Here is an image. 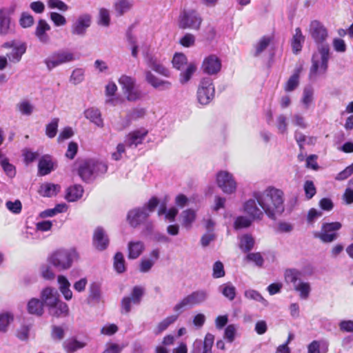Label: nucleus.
Instances as JSON below:
<instances>
[{
  "label": "nucleus",
  "instance_id": "1",
  "mask_svg": "<svg viewBox=\"0 0 353 353\" xmlns=\"http://www.w3.org/2000/svg\"><path fill=\"white\" fill-rule=\"evenodd\" d=\"M254 198L269 218L275 219L284 210V193L274 187L268 188L263 193H254Z\"/></svg>",
  "mask_w": 353,
  "mask_h": 353
},
{
  "label": "nucleus",
  "instance_id": "2",
  "mask_svg": "<svg viewBox=\"0 0 353 353\" xmlns=\"http://www.w3.org/2000/svg\"><path fill=\"white\" fill-rule=\"evenodd\" d=\"M77 174L85 183L92 181L97 176L105 174L108 165L103 161L94 159H86L77 161Z\"/></svg>",
  "mask_w": 353,
  "mask_h": 353
},
{
  "label": "nucleus",
  "instance_id": "3",
  "mask_svg": "<svg viewBox=\"0 0 353 353\" xmlns=\"http://www.w3.org/2000/svg\"><path fill=\"white\" fill-rule=\"evenodd\" d=\"M79 258V253L75 248H61L53 252L48 257V262L59 270H65L70 268L74 261Z\"/></svg>",
  "mask_w": 353,
  "mask_h": 353
},
{
  "label": "nucleus",
  "instance_id": "4",
  "mask_svg": "<svg viewBox=\"0 0 353 353\" xmlns=\"http://www.w3.org/2000/svg\"><path fill=\"white\" fill-rule=\"evenodd\" d=\"M318 50L321 54V61L312 59V66L310 69L309 78L315 79L319 74H325L328 68V61L330 59L329 45H322L318 47Z\"/></svg>",
  "mask_w": 353,
  "mask_h": 353
},
{
  "label": "nucleus",
  "instance_id": "5",
  "mask_svg": "<svg viewBox=\"0 0 353 353\" xmlns=\"http://www.w3.org/2000/svg\"><path fill=\"white\" fill-rule=\"evenodd\" d=\"M342 228L339 221L323 223L321 230L314 233V236L320 239L323 243H328L334 241L339 236L338 231Z\"/></svg>",
  "mask_w": 353,
  "mask_h": 353
},
{
  "label": "nucleus",
  "instance_id": "6",
  "mask_svg": "<svg viewBox=\"0 0 353 353\" xmlns=\"http://www.w3.org/2000/svg\"><path fill=\"white\" fill-rule=\"evenodd\" d=\"M202 22L203 19L196 10H185L179 16V28L182 30H199Z\"/></svg>",
  "mask_w": 353,
  "mask_h": 353
},
{
  "label": "nucleus",
  "instance_id": "7",
  "mask_svg": "<svg viewBox=\"0 0 353 353\" xmlns=\"http://www.w3.org/2000/svg\"><path fill=\"white\" fill-rule=\"evenodd\" d=\"M215 88L210 78H203L197 90V99L202 105L209 104L214 97Z\"/></svg>",
  "mask_w": 353,
  "mask_h": 353
},
{
  "label": "nucleus",
  "instance_id": "8",
  "mask_svg": "<svg viewBox=\"0 0 353 353\" xmlns=\"http://www.w3.org/2000/svg\"><path fill=\"white\" fill-rule=\"evenodd\" d=\"M207 298V293L204 290H196L185 296L174 307V311L181 312L187 307H192L204 302Z\"/></svg>",
  "mask_w": 353,
  "mask_h": 353
},
{
  "label": "nucleus",
  "instance_id": "9",
  "mask_svg": "<svg viewBox=\"0 0 353 353\" xmlns=\"http://www.w3.org/2000/svg\"><path fill=\"white\" fill-rule=\"evenodd\" d=\"M144 294V289L141 286H134L132 288L130 296L123 297L121 301V313L128 314L131 311L132 304L139 305Z\"/></svg>",
  "mask_w": 353,
  "mask_h": 353
},
{
  "label": "nucleus",
  "instance_id": "10",
  "mask_svg": "<svg viewBox=\"0 0 353 353\" xmlns=\"http://www.w3.org/2000/svg\"><path fill=\"white\" fill-rule=\"evenodd\" d=\"M73 60H74V55L72 52L68 50H59L53 52L45 59L44 62L48 70H51L60 65L72 61Z\"/></svg>",
  "mask_w": 353,
  "mask_h": 353
},
{
  "label": "nucleus",
  "instance_id": "11",
  "mask_svg": "<svg viewBox=\"0 0 353 353\" xmlns=\"http://www.w3.org/2000/svg\"><path fill=\"white\" fill-rule=\"evenodd\" d=\"M119 83L128 101H134L141 98V92L134 88L135 80L132 77L123 74L119 78Z\"/></svg>",
  "mask_w": 353,
  "mask_h": 353
},
{
  "label": "nucleus",
  "instance_id": "12",
  "mask_svg": "<svg viewBox=\"0 0 353 353\" xmlns=\"http://www.w3.org/2000/svg\"><path fill=\"white\" fill-rule=\"evenodd\" d=\"M309 32L316 43L320 44V46L327 45L324 43L328 37L327 29L321 21L318 20L312 21L310 23Z\"/></svg>",
  "mask_w": 353,
  "mask_h": 353
},
{
  "label": "nucleus",
  "instance_id": "13",
  "mask_svg": "<svg viewBox=\"0 0 353 353\" xmlns=\"http://www.w3.org/2000/svg\"><path fill=\"white\" fill-rule=\"evenodd\" d=\"M218 186L226 194H232L236 189V183L232 174L227 171H220L216 174Z\"/></svg>",
  "mask_w": 353,
  "mask_h": 353
},
{
  "label": "nucleus",
  "instance_id": "14",
  "mask_svg": "<svg viewBox=\"0 0 353 353\" xmlns=\"http://www.w3.org/2000/svg\"><path fill=\"white\" fill-rule=\"evenodd\" d=\"M149 216L145 208H137L128 212L127 219L132 227L137 228L145 221Z\"/></svg>",
  "mask_w": 353,
  "mask_h": 353
},
{
  "label": "nucleus",
  "instance_id": "15",
  "mask_svg": "<svg viewBox=\"0 0 353 353\" xmlns=\"http://www.w3.org/2000/svg\"><path fill=\"white\" fill-rule=\"evenodd\" d=\"M201 68L204 73L210 75L216 74L221 69V61L217 56L209 55L204 59Z\"/></svg>",
  "mask_w": 353,
  "mask_h": 353
},
{
  "label": "nucleus",
  "instance_id": "16",
  "mask_svg": "<svg viewBox=\"0 0 353 353\" xmlns=\"http://www.w3.org/2000/svg\"><path fill=\"white\" fill-rule=\"evenodd\" d=\"M92 17L90 14H83L79 16L72 26L71 32L73 34L83 36L87 29L90 26Z\"/></svg>",
  "mask_w": 353,
  "mask_h": 353
},
{
  "label": "nucleus",
  "instance_id": "17",
  "mask_svg": "<svg viewBox=\"0 0 353 353\" xmlns=\"http://www.w3.org/2000/svg\"><path fill=\"white\" fill-rule=\"evenodd\" d=\"M109 242L108 236L105 234L104 229L100 226L97 227L94 230L92 236L94 247L99 251H103L108 247Z\"/></svg>",
  "mask_w": 353,
  "mask_h": 353
},
{
  "label": "nucleus",
  "instance_id": "18",
  "mask_svg": "<svg viewBox=\"0 0 353 353\" xmlns=\"http://www.w3.org/2000/svg\"><path fill=\"white\" fill-rule=\"evenodd\" d=\"M148 134V130L145 128L133 130L126 135L125 143L129 148H136L143 143Z\"/></svg>",
  "mask_w": 353,
  "mask_h": 353
},
{
  "label": "nucleus",
  "instance_id": "19",
  "mask_svg": "<svg viewBox=\"0 0 353 353\" xmlns=\"http://www.w3.org/2000/svg\"><path fill=\"white\" fill-rule=\"evenodd\" d=\"M41 298L43 305L46 304L49 309L60 301L57 290L50 287L46 288L42 290Z\"/></svg>",
  "mask_w": 353,
  "mask_h": 353
},
{
  "label": "nucleus",
  "instance_id": "20",
  "mask_svg": "<svg viewBox=\"0 0 353 353\" xmlns=\"http://www.w3.org/2000/svg\"><path fill=\"white\" fill-rule=\"evenodd\" d=\"M303 68L302 65H299L296 67L293 74L290 77L283 85V89L285 92H292L299 86L300 83V74L303 71Z\"/></svg>",
  "mask_w": 353,
  "mask_h": 353
},
{
  "label": "nucleus",
  "instance_id": "21",
  "mask_svg": "<svg viewBox=\"0 0 353 353\" xmlns=\"http://www.w3.org/2000/svg\"><path fill=\"white\" fill-rule=\"evenodd\" d=\"M50 30V25L44 19H39L35 28L34 34L38 39L43 43H47L50 41V37L46 33Z\"/></svg>",
  "mask_w": 353,
  "mask_h": 353
},
{
  "label": "nucleus",
  "instance_id": "22",
  "mask_svg": "<svg viewBox=\"0 0 353 353\" xmlns=\"http://www.w3.org/2000/svg\"><path fill=\"white\" fill-rule=\"evenodd\" d=\"M54 170V162L52 157L48 154L42 156L38 163V173L40 176H46Z\"/></svg>",
  "mask_w": 353,
  "mask_h": 353
},
{
  "label": "nucleus",
  "instance_id": "23",
  "mask_svg": "<svg viewBox=\"0 0 353 353\" xmlns=\"http://www.w3.org/2000/svg\"><path fill=\"white\" fill-rule=\"evenodd\" d=\"M145 250V245L141 241H131L128 244V258L136 259L139 258Z\"/></svg>",
  "mask_w": 353,
  "mask_h": 353
},
{
  "label": "nucleus",
  "instance_id": "24",
  "mask_svg": "<svg viewBox=\"0 0 353 353\" xmlns=\"http://www.w3.org/2000/svg\"><path fill=\"white\" fill-rule=\"evenodd\" d=\"M243 209L244 212L254 219H261L263 216V212L257 207L255 199L247 201L243 205Z\"/></svg>",
  "mask_w": 353,
  "mask_h": 353
},
{
  "label": "nucleus",
  "instance_id": "25",
  "mask_svg": "<svg viewBox=\"0 0 353 353\" xmlns=\"http://www.w3.org/2000/svg\"><path fill=\"white\" fill-rule=\"evenodd\" d=\"M147 64L154 72L164 77H169L170 72L163 65H162L156 57L152 55L147 56Z\"/></svg>",
  "mask_w": 353,
  "mask_h": 353
},
{
  "label": "nucleus",
  "instance_id": "26",
  "mask_svg": "<svg viewBox=\"0 0 353 353\" xmlns=\"http://www.w3.org/2000/svg\"><path fill=\"white\" fill-rule=\"evenodd\" d=\"M146 81L154 88L160 90H168L171 87V83L168 81L161 80L154 76L150 71H148L145 74Z\"/></svg>",
  "mask_w": 353,
  "mask_h": 353
},
{
  "label": "nucleus",
  "instance_id": "27",
  "mask_svg": "<svg viewBox=\"0 0 353 353\" xmlns=\"http://www.w3.org/2000/svg\"><path fill=\"white\" fill-rule=\"evenodd\" d=\"M49 313L54 317L67 316L69 314L68 305L63 301H59L49 309Z\"/></svg>",
  "mask_w": 353,
  "mask_h": 353
},
{
  "label": "nucleus",
  "instance_id": "28",
  "mask_svg": "<svg viewBox=\"0 0 353 353\" xmlns=\"http://www.w3.org/2000/svg\"><path fill=\"white\" fill-rule=\"evenodd\" d=\"M304 41L305 37L303 35L301 28H296L291 40V46L294 54H298L301 51Z\"/></svg>",
  "mask_w": 353,
  "mask_h": 353
},
{
  "label": "nucleus",
  "instance_id": "29",
  "mask_svg": "<svg viewBox=\"0 0 353 353\" xmlns=\"http://www.w3.org/2000/svg\"><path fill=\"white\" fill-rule=\"evenodd\" d=\"M196 218V211L192 209L183 210L181 214V225L187 230L192 228V223Z\"/></svg>",
  "mask_w": 353,
  "mask_h": 353
},
{
  "label": "nucleus",
  "instance_id": "30",
  "mask_svg": "<svg viewBox=\"0 0 353 353\" xmlns=\"http://www.w3.org/2000/svg\"><path fill=\"white\" fill-rule=\"evenodd\" d=\"M43 303L38 299H31L27 304L28 313L37 316H41L43 314Z\"/></svg>",
  "mask_w": 353,
  "mask_h": 353
},
{
  "label": "nucleus",
  "instance_id": "31",
  "mask_svg": "<svg viewBox=\"0 0 353 353\" xmlns=\"http://www.w3.org/2000/svg\"><path fill=\"white\" fill-rule=\"evenodd\" d=\"M84 114L86 119H89L98 127L102 128L103 126L101 114L98 109L94 108H88L85 110Z\"/></svg>",
  "mask_w": 353,
  "mask_h": 353
},
{
  "label": "nucleus",
  "instance_id": "32",
  "mask_svg": "<svg viewBox=\"0 0 353 353\" xmlns=\"http://www.w3.org/2000/svg\"><path fill=\"white\" fill-rule=\"evenodd\" d=\"M113 267L118 274H122L126 271L125 261L123 254L121 252H117L113 259Z\"/></svg>",
  "mask_w": 353,
  "mask_h": 353
},
{
  "label": "nucleus",
  "instance_id": "33",
  "mask_svg": "<svg viewBox=\"0 0 353 353\" xmlns=\"http://www.w3.org/2000/svg\"><path fill=\"white\" fill-rule=\"evenodd\" d=\"M60 190L59 185L44 183L40 187L39 193L41 196L51 197L55 196Z\"/></svg>",
  "mask_w": 353,
  "mask_h": 353
},
{
  "label": "nucleus",
  "instance_id": "34",
  "mask_svg": "<svg viewBox=\"0 0 353 353\" xmlns=\"http://www.w3.org/2000/svg\"><path fill=\"white\" fill-rule=\"evenodd\" d=\"M178 314L169 316L158 323L154 330V334L158 335L165 331L171 324L174 323L178 319Z\"/></svg>",
  "mask_w": 353,
  "mask_h": 353
},
{
  "label": "nucleus",
  "instance_id": "35",
  "mask_svg": "<svg viewBox=\"0 0 353 353\" xmlns=\"http://www.w3.org/2000/svg\"><path fill=\"white\" fill-rule=\"evenodd\" d=\"M85 345V343L77 341L74 339H69L63 343L64 350L68 353H73L78 350L83 348Z\"/></svg>",
  "mask_w": 353,
  "mask_h": 353
},
{
  "label": "nucleus",
  "instance_id": "36",
  "mask_svg": "<svg viewBox=\"0 0 353 353\" xmlns=\"http://www.w3.org/2000/svg\"><path fill=\"white\" fill-rule=\"evenodd\" d=\"M10 18L3 9L0 10V34H7L9 32Z\"/></svg>",
  "mask_w": 353,
  "mask_h": 353
},
{
  "label": "nucleus",
  "instance_id": "37",
  "mask_svg": "<svg viewBox=\"0 0 353 353\" xmlns=\"http://www.w3.org/2000/svg\"><path fill=\"white\" fill-rule=\"evenodd\" d=\"M26 51V47L25 44H21L20 46L13 47L12 51L7 56L10 61L19 62Z\"/></svg>",
  "mask_w": 353,
  "mask_h": 353
},
{
  "label": "nucleus",
  "instance_id": "38",
  "mask_svg": "<svg viewBox=\"0 0 353 353\" xmlns=\"http://www.w3.org/2000/svg\"><path fill=\"white\" fill-rule=\"evenodd\" d=\"M254 245V239L250 234L243 235L240 241L239 248L245 253L249 252Z\"/></svg>",
  "mask_w": 353,
  "mask_h": 353
},
{
  "label": "nucleus",
  "instance_id": "39",
  "mask_svg": "<svg viewBox=\"0 0 353 353\" xmlns=\"http://www.w3.org/2000/svg\"><path fill=\"white\" fill-rule=\"evenodd\" d=\"M83 189L81 185H74L67 190L65 198L68 201H74L82 195Z\"/></svg>",
  "mask_w": 353,
  "mask_h": 353
},
{
  "label": "nucleus",
  "instance_id": "40",
  "mask_svg": "<svg viewBox=\"0 0 353 353\" xmlns=\"http://www.w3.org/2000/svg\"><path fill=\"white\" fill-rule=\"evenodd\" d=\"M301 276V272L295 268L286 269L284 272L285 281L287 283H292L296 284L297 281Z\"/></svg>",
  "mask_w": 353,
  "mask_h": 353
},
{
  "label": "nucleus",
  "instance_id": "41",
  "mask_svg": "<svg viewBox=\"0 0 353 353\" xmlns=\"http://www.w3.org/2000/svg\"><path fill=\"white\" fill-rule=\"evenodd\" d=\"M132 4L128 0H117L114 8L119 16H122L125 12L130 10Z\"/></svg>",
  "mask_w": 353,
  "mask_h": 353
},
{
  "label": "nucleus",
  "instance_id": "42",
  "mask_svg": "<svg viewBox=\"0 0 353 353\" xmlns=\"http://www.w3.org/2000/svg\"><path fill=\"white\" fill-rule=\"evenodd\" d=\"M272 38L269 36H263L255 46L254 56L258 57L272 42Z\"/></svg>",
  "mask_w": 353,
  "mask_h": 353
},
{
  "label": "nucleus",
  "instance_id": "43",
  "mask_svg": "<svg viewBox=\"0 0 353 353\" xmlns=\"http://www.w3.org/2000/svg\"><path fill=\"white\" fill-rule=\"evenodd\" d=\"M172 64L174 68L177 70H181L188 63L187 57L183 53H175L172 58Z\"/></svg>",
  "mask_w": 353,
  "mask_h": 353
},
{
  "label": "nucleus",
  "instance_id": "44",
  "mask_svg": "<svg viewBox=\"0 0 353 353\" xmlns=\"http://www.w3.org/2000/svg\"><path fill=\"white\" fill-rule=\"evenodd\" d=\"M196 70V65L193 63L188 64L186 70L180 74V82L181 83H187L192 77Z\"/></svg>",
  "mask_w": 353,
  "mask_h": 353
},
{
  "label": "nucleus",
  "instance_id": "45",
  "mask_svg": "<svg viewBox=\"0 0 353 353\" xmlns=\"http://www.w3.org/2000/svg\"><path fill=\"white\" fill-rule=\"evenodd\" d=\"M14 320L12 314L6 312L0 314V332H6L9 324Z\"/></svg>",
  "mask_w": 353,
  "mask_h": 353
},
{
  "label": "nucleus",
  "instance_id": "46",
  "mask_svg": "<svg viewBox=\"0 0 353 353\" xmlns=\"http://www.w3.org/2000/svg\"><path fill=\"white\" fill-rule=\"evenodd\" d=\"M110 23V17L109 10L106 8H101L99 11L98 24L108 27Z\"/></svg>",
  "mask_w": 353,
  "mask_h": 353
},
{
  "label": "nucleus",
  "instance_id": "47",
  "mask_svg": "<svg viewBox=\"0 0 353 353\" xmlns=\"http://www.w3.org/2000/svg\"><path fill=\"white\" fill-rule=\"evenodd\" d=\"M34 22V17L28 12H23L21 14L19 23L23 28L31 27Z\"/></svg>",
  "mask_w": 353,
  "mask_h": 353
},
{
  "label": "nucleus",
  "instance_id": "48",
  "mask_svg": "<svg viewBox=\"0 0 353 353\" xmlns=\"http://www.w3.org/2000/svg\"><path fill=\"white\" fill-rule=\"evenodd\" d=\"M59 119L54 118L50 123L46 125V134L48 137L52 139L57 133L58 129Z\"/></svg>",
  "mask_w": 353,
  "mask_h": 353
},
{
  "label": "nucleus",
  "instance_id": "49",
  "mask_svg": "<svg viewBox=\"0 0 353 353\" xmlns=\"http://www.w3.org/2000/svg\"><path fill=\"white\" fill-rule=\"evenodd\" d=\"M303 190L305 197L307 200L311 199L316 193V187L312 181L307 180L303 185Z\"/></svg>",
  "mask_w": 353,
  "mask_h": 353
},
{
  "label": "nucleus",
  "instance_id": "50",
  "mask_svg": "<svg viewBox=\"0 0 353 353\" xmlns=\"http://www.w3.org/2000/svg\"><path fill=\"white\" fill-rule=\"evenodd\" d=\"M314 90L312 87H305L303 90L302 103L306 108L313 101Z\"/></svg>",
  "mask_w": 353,
  "mask_h": 353
},
{
  "label": "nucleus",
  "instance_id": "51",
  "mask_svg": "<svg viewBox=\"0 0 353 353\" xmlns=\"http://www.w3.org/2000/svg\"><path fill=\"white\" fill-rule=\"evenodd\" d=\"M294 290L300 292V297L306 299L310 294V286L308 283H300L299 285H294Z\"/></svg>",
  "mask_w": 353,
  "mask_h": 353
},
{
  "label": "nucleus",
  "instance_id": "52",
  "mask_svg": "<svg viewBox=\"0 0 353 353\" xmlns=\"http://www.w3.org/2000/svg\"><path fill=\"white\" fill-rule=\"evenodd\" d=\"M195 36L191 33H186L183 36L179 43L181 46L185 48H190L195 44Z\"/></svg>",
  "mask_w": 353,
  "mask_h": 353
},
{
  "label": "nucleus",
  "instance_id": "53",
  "mask_svg": "<svg viewBox=\"0 0 353 353\" xmlns=\"http://www.w3.org/2000/svg\"><path fill=\"white\" fill-rule=\"evenodd\" d=\"M245 259L254 262L259 267H262L264 263V259L260 252L248 253Z\"/></svg>",
  "mask_w": 353,
  "mask_h": 353
},
{
  "label": "nucleus",
  "instance_id": "54",
  "mask_svg": "<svg viewBox=\"0 0 353 353\" xmlns=\"http://www.w3.org/2000/svg\"><path fill=\"white\" fill-rule=\"evenodd\" d=\"M41 276L45 280L52 281L55 278V274L49 265L43 264L40 268Z\"/></svg>",
  "mask_w": 353,
  "mask_h": 353
},
{
  "label": "nucleus",
  "instance_id": "55",
  "mask_svg": "<svg viewBox=\"0 0 353 353\" xmlns=\"http://www.w3.org/2000/svg\"><path fill=\"white\" fill-rule=\"evenodd\" d=\"M276 128L279 132L283 134L287 132L288 130V122L287 118L283 114H280L276 118Z\"/></svg>",
  "mask_w": 353,
  "mask_h": 353
},
{
  "label": "nucleus",
  "instance_id": "56",
  "mask_svg": "<svg viewBox=\"0 0 353 353\" xmlns=\"http://www.w3.org/2000/svg\"><path fill=\"white\" fill-rule=\"evenodd\" d=\"M6 206L8 210L14 214H19L22 210L21 202L18 199L14 201H6Z\"/></svg>",
  "mask_w": 353,
  "mask_h": 353
},
{
  "label": "nucleus",
  "instance_id": "57",
  "mask_svg": "<svg viewBox=\"0 0 353 353\" xmlns=\"http://www.w3.org/2000/svg\"><path fill=\"white\" fill-rule=\"evenodd\" d=\"M48 6L51 9H58L62 12L68 10V6L61 0H48Z\"/></svg>",
  "mask_w": 353,
  "mask_h": 353
},
{
  "label": "nucleus",
  "instance_id": "58",
  "mask_svg": "<svg viewBox=\"0 0 353 353\" xmlns=\"http://www.w3.org/2000/svg\"><path fill=\"white\" fill-rule=\"evenodd\" d=\"M19 111L26 115H30L33 111V106L28 101H23L17 104Z\"/></svg>",
  "mask_w": 353,
  "mask_h": 353
},
{
  "label": "nucleus",
  "instance_id": "59",
  "mask_svg": "<svg viewBox=\"0 0 353 353\" xmlns=\"http://www.w3.org/2000/svg\"><path fill=\"white\" fill-rule=\"evenodd\" d=\"M212 276L216 279L221 278L225 276L223 264L221 261H218L214 263Z\"/></svg>",
  "mask_w": 353,
  "mask_h": 353
},
{
  "label": "nucleus",
  "instance_id": "60",
  "mask_svg": "<svg viewBox=\"0 0 353 353\" xmlns=\"http://www.w3.org/2000/svg\"><path fill=\"white\" fill-rule=\"evenodd\" d=\"M50 19L56 26H62L66 24V19L62 14L52 12L50 13Z\"/></svg>",
  "mask_w": 353,
  "mask_h": 353
},
{
  "label": "nucleus",
  "instance_id": "61",
  "mask_svg": "<svg viewBox=\"0 0 353 353\" xmlns=\"http://www.w3.org/2000/svg\"><path fill=\"white\" fill-rule=\"evenodd\" d=\"M1 165L3 168L5 172L10 177L15 175L16 171L15 168L13 165L9 163L7 159H4L1 161Z\"/></svg>",
  "mask_w": 353,
  "mask_h": 353
},
{
  "label": "nucleus",
  "instance_id": "62",
  "mask_svg": "<svg viewBox=\"0 0 353 353\" xmlns=\"http://www.w3.org/2000/svg\"><path fill=\"white\" fill-rule=\"evenodd\" d=\"M252 221L245 216H238L234 221V228L236 229L245 228L250 226Z\"/></svg>",
  "mask_w": 353,
  "mask_h": 353
},
{
  "label": "nucleus",
  "instance_id": "63",
  "mask_svg": "<svg viewBox=\"0 0 353 353\" xmlns=\"http://www.w3.org/2000/svg\"><path fill=\"white\" fill-rule=\"evenodd\" d=\"M78 152V144L76 142L71 141L68 145V148L65 152V157L72 160L73 159Z\"/></svg>",
  "mask_w": 353,
  "mask_h": 353
},
{
  "label": "nucleus",
  "instance_id": "64",
  "mask_svg": "<svg viewBox=\"0 0 353 353\" xmlns=\"http://www.w3.org/2000/svg\"><path fill=\"white\" fill-rule=\"evenodd\" d=\"M222 294L229 300L232 301L236 296V288L232 285H224Z\"/></svg>",
  "mask_w": 353,
  "mask_h": 353
}]
</instances>
